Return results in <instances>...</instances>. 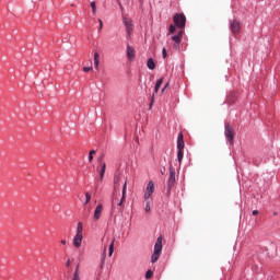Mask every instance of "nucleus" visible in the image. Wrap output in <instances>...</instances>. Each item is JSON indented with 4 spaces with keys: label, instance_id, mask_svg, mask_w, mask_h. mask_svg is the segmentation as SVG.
I'll list each match as a JSON object with an SVG mask.
<instances>
[{
    "label": "nucleus",
    "instance_id": "1",
    "mask_svg": "<svg viewBox=\"0 0 280 280\" xmlns=\"http://www.w3.org/2000/svg\"><path fill=\"white\" fill-rule=\"evenodd\" d=\"M161 253H163V236H159L154 244V252L151 256V264H156L159 261V257H161Z\"/></svg>",
    "mask_w": 280,
    "mask_h": 280
},
{
    "label": "nucleus",
    "instance_id": "2",
    "mask_svg": "<svg viewBox=\"0 0 280 280\" xmlns=\"http://www.w3.org/2000/svg\"><path fill=\"white\" fill-rule=\"evenodd\" d=\"M168 179H167V196H170V192L172 191V187H174V184L176 183V170L174 168V166H170L168 167Z\"/></svg>",
    "mask_w": 280,
    "mask_h": 280
},
{
    "label": "nucleus",
    "instance_id": "3",
    "mask_svg": "<svg viewBox=\"0 0 280 280\" xmlns=\"http://www.w3.org/2000/svg\"><path fill=\"white\" fill-rule=\"evenodd\" d=\"M173 22L178 30H183L187 23V18L184 13H176L173 18Z\"/></svg>",
    "mask_w": 280,
    "mask_h": 280
},
{
    "label": "nucleus",
    "instance_id": "4",
    "mask_svg": "<svg viewBox=\"0 0 280 280\" xmlns=\"http://www.w3.org/2000/svg\"><path fill=\"white\" fill-rule=\"evenodd\" d=\"M224 137L226 141L230 143V145H233V141L235 139V132L233 131V127H231V125L229 124H225Z\"/></svg>",
    "mask_w": 280,
    "mask_h": 280
},
{
    "label": "nucleus",
    "instance_id": "5",
    "mask_svg": "<svg viewBox=\"0 0 280 280\" xmlns=\"http://www.w3.org/2000/svg\"><path fill=\"white\" fill-rule=\"evenodd\" d=\"M122 23L126 27L127 34H132V31L135 30V24H132V20L129 18H122Z\"/></svg>",
    "mask_w": 280,
    "mask_h": 280
},
{
    "label": "nucleus",
    "instance_id": "6",
    "mask_svg": "<svg viewBox=\"0 0 280 280\" xmlns=\"http://www.w3.org/2000/svg\"><path fill=\"white\" fill-rule=\"evenodd\" d=\"M154 194V182L150 180L147 184L145 192H144V200H150V196Z\"/></svg>",
    "mask_w": 280,
    "mask_h": 280
},
{
    "label": "nucleus",
    "instance_id": "7",
    "mask_svg": "<svg viewBox=\"0 0 280 280\" xmlns=\"http://www.w3.org/2000/svg\"><path fill=\"white\" fill-rule=\"evenodd\" d=\"M242 28L240 21L237 20H230V30L232 34H238L240 30Z\"/></svg>",
    "mask_w": 280,
    "mask_h": 280
},
{
    "label": "nucleus",
    "instance_id": "8",
    "mask_svg": "<svg viewBox=\"0 0 280 280\" xmlns=\"http://www.w3.org/2000/svg\"><path fill=\"white\" fill-rule=\"evenodd\" d=\"M172 40L174 42L173 44V49L179 50L180 49V43H182V37L180 35H173Z\"/></svg>",
    "mask_w": 280,
    "mask_h": 280
},
{
    "label": "nucleus",
    "instance_id": "9",
    "mask_svg": "<svg viewBox=\"0 0 280 280\" xmlns=\"http://www.w3.org/2000/svg\"><path fill=\"white\" fill-rule=\"evenodd\" d=\"M124 197H121L120 200L112 199V209H115V206L117 205L119 213H121L124 210L121 207H124Z\"/></svg>",
    "mask_w": 280,
    "mask_h": 280
},
{
    "label": "nucleus",
    "instance_id": "10",
    "mask_svg": "<svg viewBox=\"0 0 280 280\" xmlns=\"http://www.w3.org/2000/svg\"><path fill=\"white\" fill-rule=\"evenodd\" d=\"M177 150H185V140L183 132H179L177 137Z\"/></svg>",
    "mask_w": 280,
    "mask_h": 280
},
{
    "label": "nucleus",
    "instance_id": "11",
    "mask_svg": "<svg viewBox=\"0 0 280 280\" xmlns=\"http://www.w3.org/2000/svg\"><path fill=\"white\" fill-rule=\"evenodd\" d=\"M135 48H132V46H130L129 44L127 45V58L128 60H130V62H132V60H135Z\"/></svg>",
    "mask_w": 280,
    "mask_h": 280
},
{
    "label": "nucleus",
    "instance_id": "12",
    "mask_svg": "<svg viewBox=\"0 0 280 280\" xmlns=\"http://www.w3.org/2000/svg\"><path fill=\"white\" fill-rule=\"evenodd\" d=\"M82 240H83L82 234H75L73 238V246H75V248H80V246H82Z\"/></svg>",
    "mask_w": 280,
    "mask_h": 280
},
{
    "label": "nucleus",
    "instance_id": "13",
    "mask_svg": "<svg viewBox=\"0 0 280 280\" xmlns=\"http://www.w3.org/2000/svg\"><path fill=\"white\" fill-rule=\"evenodd\" d=\"M102 203L97 205L94 210V220H100L102 218Z\"/></svg>",
    "mask_w": 280,
    "mask_h": 280
},
{
    "label": "nucleus",
    "instance_id": "14",
    "mask_svg": "<svg viewBox=\"0 0 280 280\" xmlns=\"http://www.w3.org/2000/svg\"><path fill=\"white\" fill-rule=\"evenodd\" d=\"M71 280H80V264L77 265Z\"/></svg>",
    "mask_w": 280,
    "mask_h": 280
},
{
    "label": "nucleus",
    "instance_id": "15",
    "mask_svg": "<svg viewBox=\"0 0 280 280\" xmlns=\"http://www.w3.org/2000/svg\"><path fill=\"white\" fill-rule=\"evenodd\" d=\"M94 69L96 71L100 69V52L94 54Z\"/></svg>",
    "mask_w": 280,
    "mask_h": 280
},
{
    "label": "nucleus",
    "instance_id": "16",
    "mask_svg": "<svg viewBox=\"0 0 280 280\" xmlns=\"http://www.w3.org/2000/svg\"><path fill=\"white\" fill-rule=\"evenodd\" d=\"M147 67L150 69V71H153V69H156V63H154V59L150 58L147 61Z\"/></svg>",
    "mask_w": 280,
    "mask_h": 280
},
{
    "label": "nucleus",
    "instance_id": "17",
    "mask_svg": "<svg viewBox=\"0 0 280 280\" xmlns=\"http://www.w3.org/2000/svg\"><path fill=\"white\" fill-rule=\"evenodd\" d=\"M163 85V77H161L160 79H158L155 86H154V93H159V89H161V86Z\"/></svg>",
    "mask_w": 280,
    "mask_h": 280
},
{
    "label": "nucleus",
    "instance_id": "18",
    "mask_svg": "<svg viewBox=\"0 0 280 280\" xmlns=\"http://www.w3.org/2000/svg\"><path fill=\"white\" fill-rule=\"evenodd\" d=\"M113 253H115V238H113V241H112V243L109 244V247H108L109 257H113Z\"/></svg>",
    "mask_w": 280,
    "mask_h": 280
},
{
    "label": "nucleus",
    "instance_id": "19",
    "mask_svg": "<svg viewBox=\"0 0 280 280\" xmlns=\"http://www.w3.org/2000/svg\"><path fill=\"white\" fill-rule=\"evenodd\" d=\"M104 174H106V163H103L100 170V178L104 180Z\"/></svg>",
    "mask_w": 280,
    "mask_h": 280
},
{
    "label": "nucleus",
    "instance_id": "20",
    "mask_svg": "<svg viewBox=\"0 0 280 280\" xmlns=\"http://www.w3.org/2000/svg\"><path fill=\"white\" fill-rule=\"evenodd\" d=\"M183 156H185V153L183 150H177V161L178 163H183Z\"/></svg>",
    "mask_w": 280,
    "mask_h": 280
},
{
    "label": "nucleus",
    "instance_id": "21",
    "mask_svg": "<svg viewBox=\"0 0 280 280\" xmlns=\"http://www.w3.org/2000/svg\"><path fill=\"white\" fill-rule=\"evenodd\" d=\"M128 187V182L124 183L122 190H121V198L122 200H126V189Z\"/></svg>",
    "mask_w": 280,
    "mask_h": 280
},
{
    "label": "nucleus",
    "instance_id": "22",
    "mask_svg": "<svg viewBox=\"0 0 280 280\" xmlns=\"http://www.w3.org/2000/svg\"><path fill=\"white\" fill-rule=\"evenodd\" d=\"M104 261H106V249H104L102 258H101V268H104Z\"/></svg>",
    "mask_w": 280,
    "mask_h": 280
},
{
    "label": "nucleus",
    "instance_id": "23",
    "mask_svg": "<svg viewBox=\"0 0 280 280\" xmlns=\"http://www.w3.org/2000/svg\"><path fill=\"white\" fill-rule=\"evenodd\" d=\"M176 24H171L168 27V34H174V32H176Z\"/></svg>",
    "mask_w": 280,
    "mask_h": 280
},
{
    "label": "nucleus",
    "instance_id": "24",
    "mask_svg": "<svg viewBox=\"0 0 280 280\" xmlns=\"http://www.w3.org/2000/svg\"><path fill=\"white\" fill-rule=\"evenodd\" d=\"M77 235H82V222H79L77 225Z\"/></svg>",
    "mask_w": 280,
    "mask_h": 280
},
{
    "label": "nucleus",
    "instance_id": "25",
    "mask_svg": "<svg viewBox=\"0 0 280 280\" xmlns=\"http://www.w3.org/2000/svg\"><path fill=\"white\" fill-rule=\"evenodd\" d=\"M97 163L102 166L104 165V154H101L98 158H97Z\"/></svg>",
    "mask_w": 280,
    "mask_h": 280
},
{
    "label": "nucleus",
    "instance_id": "26",
    "mask_svg": "<svg viewBox=\"0 0 280 280\" xmlns=\"http://www.w3.org/2000/svg\"><path fill=\"white\" fill-rule=\"evenodd\" d=\"M152 275H154V272L149 269L147 272H145V279H152Z\"/></svg>",
    "mask_w": 280,
    "mask_h": 280
},
{
    "label": "nucleus",
    "instance_id": "27",
    "mask_svg": "<svg viewBox=\"0 0 280 280\" xmlns=\"http://www.w3.org/2000/svg\"><path fill=\"white\" fill-rule=\"evenodd\" d=\"M89 202H91V194L86 192L85 194V202H84V205H89Z\"/></svg>",
    "mask_w": 280,
    "mask_h": 280
},
{
    "label": "nucleus",
    "instance_id": "28",
    "mask_svg": "<svg viewBox=\"0 0 280 280\" xmlns=\"http://www.w3.org/2000/svg\"><path fill=\"white\" fill-rule=\"evenodd\" d=\"M95 153H96L95 150L90 151V153H89V162L90 163H91V161H93V154H95Z\"/></svg>",
    "mask_w": 280,
    "mask_h": 280
},
{
    "label": "nucleus",
    "instance_id": "29",
    "mask_svg": "<svg viewBox=\"0 0 280 280\" xmlns=\"http://www.w3.org/2000/svg\"><path fill=\"white\" fill-rule=\"evenodd\" d=\"M91 8H92L93 14H95V12H96V10H97V8H96V5H95V1H92V2H91Z\"/></svg>",
    "mask_w": 280,
    "mask_h": 280
},
{
    "label": "nucleus",
    "instance_id": "30",
    "mask_svg": "<svg viewBox=\"0 0 280 280\" xmlns=\"http://www.w3.org/2000/svg\"><path fill=\"white\" fill-rule=\"evenodd\" d=\"M162 58H167V50L165 48L162 49Z\"/></svg>",
    "mask_w": 280,
    "mask_h": 280
},
{
    "label": "nucleus",
    "instance_id": "31",
    "mask_svg": "<svg viewBox=\"0 0 280 280\" xmlns=\"http://www.w3.org/2000/svg\"><path fill=\"white\" fill-rule=\"evenodd\" d=\"M152 106H154V96L151 97V102L149 104L150 110H152Z\"/></svg>",
    "mask_w": 280,
    "mask_h": 280
},
{
    "label": "nucleus",
    "instance_id": "32",
    "mask_svg": "<svg viewBox=\"0 0 280 280\" xmlns=\"http://www.w3.org/2000/svg\"><path fill=\"white\" fill-rule=\"evenodd\" d=\"M114 185L117 187L119 185V176L114 177Z\"/></svg>",
    "mask_w": 280,
    "mask_h": 280
},
{
    "label": "nucleus",
    "instance_id": "33",
    "mask_svg": "<svg viewBox=\"0 0 280 280\" xmlns=\"http://www.w3.org/2000/svg\"><path fill=\"white\" fill-rule=\"evenodd\" d=\"M144 209H145L147 212H150V211H151L150 201H147V202H145V208H144Z\"/></svg>",
    "mask_w": 280,
    "mask_h": 280
},
{
    "label": "nucleus",
    "instance_id": "34",
    "mask_svg": "<svg viewBox=\"0 0 280 280\" xmlns=\"http://www.w3.org/2000/svg\"><path fill=\"white\" fill-rule=\"evenodd\" d=\"M91 69H93L92 67H83V71L85 73H89V71H91Z\"/></svg>",
    "mask_w": 280,
    "mask_h": 280
},
{
    "label": "nucleus",
    "instance_id": "35",
    "mask_svg": "<svg viewBox=\"0 0 280 280\" xmlns=\"http://www.w3.org/2000/svg\"><path fill=\"white\" fill-rule=\"evenodd\" d=\"M183 34H184V31H179L177 34H175L176 36H179V38H183Z\"/></svg>",
    "mask_w": 280,
    "mask_h": 280
},
{
    "label": "nucleus",
    "instance_id": "36",
    "mask_svg": "<svg viewBox=\"0 0 280 280\" xmlns=\"http://www.w3.org/2000/svg\"><path fill=\"white\" fill-rule=\"evenodd\" d=\"M69 266H71V259H68L66 262V268H69Z\"/></svg>",
    "mask_w": 280,
    "mask_h": 280
},
{
    "label": "nucleus",
    "instance_id": "37",
    "mask_svg": "<svg viewBox=\"0 0 280 280\" xmlns=\"http://www.w3.org/2000/svg\"><path fill=\"white\" fill-rule=\"evenodd\" d=\"M252 214L253 215H259V211L258 210H253Z\"/></svg>",
    "mask_w": 280,
    "mask_h": 280
},
{
    "label": "nucleus",
    "instance_id": "38",
    "mask_svg": "<svg viewBox=\"0 0 280 280\" xmlns=\"http://www.w3.org/2000/svg\"><path fill=\"white\" fill-rule=\"evenodd\" d=\"M100 21V28L102 30V27H103V23H102V20H98Z\"/></svg>",
    "mask_w": 280,
    "mask_h": 280
},
{
    "label": "nucleus",
    "instance_id": "39",
    "mask_svg": "<svg viewBox=\"0 0 280 280\" xmlns=\"http://www.w3.org/2000/svg\"><path fill=\"white\" fill-rule=\"evenodd\" d=\"M61 244L65 246L67 244V241L61 240Z\"/></svg>",
    "mask_w": 280,
    "mask_h": 280
},
{
    "label": "nucleus",
    "instance_id": "40",
    "mask_svg": "<svg viewBox=\"0 0 280 280\" xmlns=\"http://www.w3.org/2000/svg\"><path fill=\"white\" fill-rule=\"evenodd\" d=\"M167 86H168V83H166V84L164 85V88H163L162 91H165V89H167Z\"/></svg>",
    "mask_w": 280,
    "mask_h": 280
},
{
    "label": "nucleus",
    "instance_id": "41",
    "mask_svg": "<svg viewBox=\"0 0 280 280\" xmlns=\"http://www.w3.org/2000/svg\"><path fill=\"white\" fill-rule=\"evenodd\" d=\"M161 174H165V167L161 170Z\"/></svg>",
    "mask_w": 280,
    "mask_h": 280
}]
</instances>
